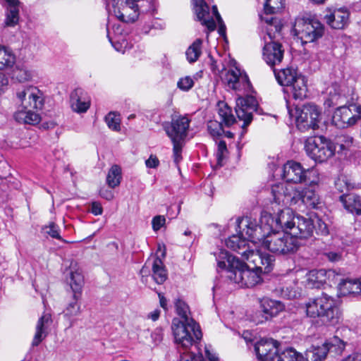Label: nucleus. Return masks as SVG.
<instances>
[{"label": "nucleus", "mask_w": 361, "mask_h": 361, "mask_svg": "<svg viewBox=\"0 0 361 361\" xmlns=\"http://www.w3.org/2000/svg\"><path fill=\"white\" fill-rule=\"evenodd\" d=\"M273 212L274 216L269 212L263 211L259 225L251 217L245 216L241 221V224L247 227L246 233L254 238V240H259L266 235L279 229H282L283 232L290 233L297 217L294 212L289 207H284L276 208Z\"/></svg>", "instance_id": "obj_1"}, {"label": "nucleus", "mask_w": 361, "mask_h": 361, "mask_svg": "<svg viewBox=\"0 0 361 361\" xmlns=\"http://www.w3.org/2000/svg\"><path fill=\"white\" fill-rule=\"evenodd\" d=\"M16 96L17 109L14 119L19 123L38 124L41 116L37 111L44 106L43 92L35 86L28 85L18 90Z\"/></svg>", "instance_id": "obj_2"}, {"label": "nucleus", "mask_w": 361, "mask_h": 361, "mask_svg": "<svg viewBox=\"0 0 361 361\" xmlns=\"http://www.w3.org/2000/svg\"><path fill=\"white\" fill-rule=\"evenodd\" d=\"M218 259L219 269H226V277L239 285L240 287L252 288L261 281V274L254 269V266L241 262L238 257L230 255L227 251H221Z\"/></svg>", "instance_id": "obj_3"}, {"label": "nucleus", "mask_w": 361, "mask_h": 361, "mask_svg": "<svg viewBox=\"0 0 361 361\" xmlns=\"http://www.w3.org/2000/svg\"><path fill=\"white\" fill-rule=\"evenodd\" d=\"M307 316L319 318L325 324L334 325L338 323L340 312L335 300L326 293L310 299L305 304Z\"/></svg>", "instance_id": "obj_4"}, {"label": "nucleus", "mask_w": 361, "mask_h": 361, "mask_svg": "<svg viewBox=\"0 0 361 361\" xmlns=\"http://www.w3.org/2000/svg\"><path fill=\"white\" fill-rule=\"evenodd\" d=\"M264 248L276 255H288L295 252L299 248L298 240L291 233L273 231L262 239Z\"/></svg>", "instance_id": "obj_5"}, {"label": "nucleus", "mask_w": 361, "mask_h": 361, "mask_svg": "<svg viewBox=\"0 0 361 361\" xmlns=\"http://www.w3.org/2000/svg\"><path fill=\"white\" fill-rule=\"evenodd\" d=\"M286 106L290 116L295 117L296 126L300 131L319 128L321 111L315 104L307 103L301 107L296 106L295 109H292L287 101Z\"/></svg>", "instance_id": "obj_6"}, {"label": "nucleus", "mask_w": 361, "mask_h": 361, "mask_svg": "<svg viewBox=\"0 0 361 361\" xmlns=\"http://www.w3.org/2000/svg\"><path fill=\"white\" fill-rule=\"evenodd\" d=\"M305 149L311 159L316 162L322 163L334 155L336 147L324 136H314L305 140Z\"/></svg>", "instance_id": "obj_7"}, {"label": "nucleus", "mask_w": 361, "mask_h": 361, "mask_svg": "<svg viewBox=\"0 0 361 361\" xmlns=\"http://www.w3.org/2000/svg\"><path fill=\"white\" fill-rule=\"evenodd\" d=\"M282 177L286 182L295 184L310 180V184L315 185L319 181L317 170H306L300 163L295 161H288L283 165Z\"/></svg>", "instance_id": "obj_8"}, {"label": "nucleus", "mask_w": 361, "mask_h": 361, "mask_svg": "<svg viewBox=\"0 0 361 361\" xmlns=\"http://www.w3.org/2000/svg\"><path fill=\"white\" fill-rule=\"evenodd\" d=\"M293 31L302 44L314 42L324 35V27L317 20L297 18Z\"/></svg>", "instance_id": "obj_9"}, {"label": "nucleus", "mask_w": 361, "mask_h": 361, "mask_svg": "<svg viewBox=\"0 0 361 361\" xmlns=\"http://www.w3.org/2000/svg\"><path fill=\"white\" fill-rule=\"evenodd\" d=\"M245 217L241 219H238L237 221L239 231V234L233 235L229 237L226 241V245L227 247L235 251L238 254H240L243 260L247 259L248 255H250V252H252V249H250L249 244L247 243V240L252 242L253 244H259L261 243L262 240H254V238L250 237L248 234L246 233L247 231V227L243 226L241 224V221Z\"/></svg>", "instance_id": "obj_10"}, {"label": "nucleus", "mask_w": 361, "mask_h": 361, "mask_svg": "<svg viewBox=\"0 0 361 361\" xmlns=\"http://www.w3.org/2000/svg\"><path fill=\"white\" fill-rule=\"evenodd\" d=\"M361 118V106L356 104L338 107L332 116V123L339 128L355 124Z\"/></svg>", "instance_id": "obj_11"}, {"label": "nucleus", "mask_w": 361, "mask_h": 361, "mask_svg": "<svg viewBox=\"0 0 361 361\" xmlns=\"http://www.w3.org/2000/svg\"><path fill=\"white\" fill-rule=\"evenodd\" d=\"M171 328L178 349L182 348L185 351H188L196 341H199L195 336L193 328L186 322H180V321L174 319Z\"/></svg>", "instance_id": "obj_12"}, {"label": "nucleus", "mask_w": 361, "mask_h": 361, "mask_svg": "<svg viewBox=\"0 0 361 361\" xmlns=\"http://www.w3.org/2000/svg\"><path fill=\"white\" fill-rule=\"evenodd\" d=\"M113 13L121 21L135 22L139 16V7L136 0H113Z\"/></svg>", "instance_id": "obj_13"}, {"label": "nucleus", "mask_w": 361, "mask_h": 361, "mask_svg": "<svg viewBox=\"0 0 361 361\" xmlns=\"http://www.w3.org/2000/svg\"><path fill=\"white\" fill-rule=\"evenodd\" d=\"M295 188L291 185L284 183H279L272 186L271 194L273 196V202L271 204L272 212H275V209L283 207L288 204L295 205L293 196Z\"/></svg>", "instance_id": "obj_14"}, {"label": "nucleus", "mask_w": 361, "mask_h": 361, "mask_svg": "<svg viewBox=\"0 0 361 361\" xmlns=\"http://www.w3.org/2000/svg\"><path fill=\"white\" fill-rule=\"evenodd\" d=\"M345 348V344L338 337H334L331 341H328L322 345H312L307 350V356L312 361H322L327 355V353L334 348L336 353H341Z\"/></svg>", "instance_id": "obj_15"}, {"label": "nucleus", "mask_w": 361, "mask_h": 361, "mask_svg": "<svg viewBox=\"0 0 361 361\" xmlns=\"http://www.w3.org/2000/svg\"><path fill=\"white\" fill-rule=\"evenodd\" d=\"M223 80L229 88L235 91L248 92L250 89V82L247 75L237 67L228 69L224 75Z\"/></svg>", "instance_id": "obj_16"}, {"label": "nucleus", "mask_w": 361, "mask_h": 361, "mask_svg": "<svg viewBox=\"0 0 361 361\" xmlns=\"http://www.w3.org/2000/svg\"><path fill=\"white\" fill-rule=\"evenodd\" d=\"M190 122L188 118L179 116L173 118L171 123H165L164 129L171 140L183 141L187 136Z\"/></svg>", "instance_id": "obj_17"}, {"label": "nucleus", "mask_w": 361, "mask_h": 361, "mask_svg": "<svg viewBox=\"0 0 361 361\" xmlns=\"http://www.w3.org/2000/svg\"><path fill=\"white\" fill-rule=\"evenodd\" d=\"M257 101L254 97H238L236 100L235 113L240 121H244L243 126L249 125L252 120V113L257 109Z\"/></svg>", "instance_id": "obj_18"}, {"label": "nucleus", "mask_w": 361, "mask_h": 361, "mask_svg": "<svg viewBox=\"0 0 361 361\" xmlns=\"http://www.w3.org/2000/svg\"><path fill=\"white\" fill-rule=\"evenodd\" d=\"M245 260L252 264L254 269L261 274H268L273 269L274 257L268 253H262L258 250H252Z\"/></svg>", "instance_id": "obj_19"}, {"label": "nucleus", "mask_w": 361, "mask_h": 361, "mask_svg": "<svg viewBox=\"0 0 361 361\" xmlns=\"http://www.w3.org/2000/svg\"><path fill=\"white\" fill-rule=\"evenodd\" d=\"M294 224L290 233L298 240L312 237L316 229L314 219L310 217L297 215Z\"/></svg>", "instance_id": "obj_20"}, {"label": "nucleus", "mask_w": 361, "mask_h": 361, "mask_svg": "<svg viewBox=\"0 0 361 361\" xmlns=\"http://www.w3.org/2000/svg\"><path fill=\"white\" fill-rule=\"evenodd\" d=\"M293 201L295 204H302L307 208H317L321 204L319 195L310 188H295Z\"/></svg>", "instance_id": "obj_21"}, {"label": "nucleus", "mask_w": 361, "mask_h": 361, "mask_svg": "<svg viewBox=\"0 0 361 361\" xmlns=\"http://www.w3.org/2000/svg\"><path fill=\"white\" fill-rule=\"evenodd\" d=\"M277 341L269 339H261L255 345V351L261 361H272L278 355Z\"/></svg>", "instance_id": "obj_22"}, {"label": "nucleus", "mask_w": 361, "mask_h": 361, "mask_svg": "<svg viewBox=\"0 0 361 361\" xmlns=\"http://www.w3.org/2000/svg\"><path fill=\"white\" fill-rule=\"evenodd\" d=\"M350 13L345 8H327L324 19L334 29H343L348 23Z\"/></svg>", "instance_id": "obj_23"}, {"label": "nucleus", "mask_w": 361, "mask_h": 361, "mask_svg": "<svg viewBox=\"0 0 361 361\" xmlns=\"http://www.w3.org/2000/svg\"><path fill=\"white\" fill-rule=\"evenodd\" d=\"M337 277L333 270L314 269L310 271L306 275V284L311 288H319L322 286L327 281H331Z\"/></svg>", "instance_id": "obj_24"}, {"label": "nucleus", "mask_w": 361, "mask_h": 361, "mask_svg": "<svg viewBox=\"0 0 361 361\" xmlns=\"http://www.w3.org/2000/svg\"><path fill=\"white\" fill-rule=\"evenodd\" d=\"M193 10L199 21L211 32L216 29V23L210 16L209 8L204 0H192Z\"/></svg>", "instance_id": "obj_25"}, {"label": "nucleus", "mask_w": 361, "mask_h": 361, "mask_svg": "<svg viewBox=\"0 0 361 361\" xmlns=\"http://www.w3.org/2000/svg\"><path fill=\"white\" fill-rule=\"evenodd\" d=\"M283 54L284 49L282 45L276 42L267 43L263 49V59L271 67H274L282 61Z\"/></svg>", "instance_id": "obj_26"}, {"label": "nucleus", "mask_w": 361, "mask_h": 361, "mask_svg": "<svg viewBox=\"0 0 361 361\" xmlns=\"http://www.w3.org/2000/svg\"><path fill=\"white\" fill-rule=\"evenodd\" d=\"M70 103L74 111L84 113L90 108V98L82 89L77 88L71 93Z\"/></svg>", "instance_id": "obj_27"}, {"label": "nucleus", "mask_w": 361, "mask_h": 361, "mask_svg": "<svg viewBox=\"0 0 361 361\" xmlns=\"http://www.w3.org/2000/svg\"><path fill=\"white\" fill-rule=\"evenodd\" d=\"M175 307L176 313L183 319L180 322H186L190 326L193 328L195 331V336L197 339H200L202 336V334L200 325L189 317L190 310L188 305L181 299H177L175 302Z\"/></svg>", "instance_id": "obj_28"}, {"label": "nucleus", "mask_w": 361, "mask_h": 361, "mask_svg": "<svg viewBox=\"0 0 361 361\" xmlns=\"http://www.w3.org/2000/svg\"><path fill=\"white\" fill-rule=\"evenodd\" d=\"M261 308L264 315L262 318L255 319L257 324L262 323L264 321L278 315L284 310V305L278 300L264 298L261 302Z\"/></svg>", "instance_id": "obj_29"}, {"label": "nucleus", "mask_w": 361, "mask_h": 361, "mask_svg": "<svg viewBox=\"0 0 361 361\" xmlns=\"http://www.w3.org/2000/svg\"><path fill=\"white\" fill-rule=\"evenodd\" d=\"M52 323L49 313H44L37 321L35 334L32 342V346H37L48 335V329Z\"/></svg>", "instance_id": "obj_30"}, {"label": "nucleus", "mask_w": 361, "mask_h": 361, "mask_svg": "<svg viewBox=\"0 0 361 361\" xmlns=\"http://www.w3.org/2000/svg\"><path fill=\"white\" fill-rule=\"evenodd\" d=\"M284 92L295 100L301 101L306 98L307 93V80L304 75L299 76L295 82L284 89Z\"/></svg>", "instance_id": "obj_31"}, {"label": "nucleus", "mask_w": 361, "mask_h": 361, "mask_svg": "<svg viewBox=\"0 0 361 361\" xmlns=\"http://www.w3.org/2000/svg\"><path fill=\"white\" fill-rule=\"evenodd\" d=\"M274 72L277 82L286 88L295 82L299 76L302 75L298 72L297 68L293 67H287L279 71L274 69Z\"/></svg>", "instance_id": "obj_32"}, {"label": "nucleus", "mask_w": 361, "mask_h": 361, "mask_svg": "<svg viewBox=\"0 0 361 361\" xmlns=\"http://www.w3.org/2000/svg\"><path fill=\"white\" fill-rule=\"evenodd\" d=\"M6 6L5 23L10 27H14L19 21V0H5Z\"/></svg>", "instance_id": "obj_33"}, {"label": "nucleus", "mask_w": 361, "mask_h": 361, "mask_svg": "<svg viewBox=\"0 0 361 361\" xmlns=\"http://www.w3.org/2000/svg\"><path fill=\"white\" fill-rule=\"evenodd\" d=\"M16 63V56L9 47L0 44V71L13 68Z\"/></svg>", "instance_id": "obj_34"}, {"label": "nucleus", "mask_w": 361, "mask_h": 361, "mask_svg": "<svg viewBox=\"0 0 361 361\" xmlns=\"http://www.w3.org/2000/svg\"><path fill=\"white\" fill-rule=\"evenodd\" d=\"M70 275V285L74 293V298L77 300L82 291L84 284V278L82 274V271L79 269L71 270Z\"/></svg>", "instance_id": "obj_35"}, {"label": "nucleus", "mask_w": 361, "mask_h": 361, "mask_svg": "<svg viewBox=\"0 0 361 361\" xmlns=\"http://www.w3.org/2000/svg\"><path fill=\"white\" fill-rule=\"evenodd\" d=\"M12 77L20 82H25L33 79L35 71L25 65H17L13 69Z\"/></svg>", "instance_id": "obj_36"}, {"label": "nucleus", "mask_w": 361, "mask_h": 361, "mask_svg": "<svg viewBox=\"0 0 361 361\" xmlns=\"http://www.w3.org/2000/svg\"><path fill=\"white\" fill-rule=\"evenodd\" d=\"M217 109L218 114L226 126L229 127L235 123V118L232 114V110L226 102H219Z\"/></svg>", "instance_id": "obj_37"}, {"label": "nucleus", "mask_w": 361, "mask_h": 361, "mask_svg": "<svg viewBox=\"0 0 361 361\" xmlns=\"http://www.w3.org/2000/svg\"><path fill=\"white\" fill-rule=\"evenodd\" d=\"M152 277L158 284H162L167 279V272L163 262L159 257L155 258L152 264Z\"/></svg>", "instance_id": "obj_38"}, {"label": "nucleus", "mask_w": 361, "mask_h": 361, "mask_svg": "<svg viewBox=\"0 0 361 361\" xmlns=\"http://www.w3.org/2000/svg\"><path fill=\"white\" fill-rule=\"evenodd\" d=\"M297 279L295 278L290 277L285 281V285L281 288V293L282 297L287 299L295 298L298 295L299 292L296 287Z\"/></svg>", "instance_id": "obj_39"}, {"label": "nucleus", "mask_w": 361, "mask_h": 361, "mask_svg": "<svg viewBox=\"0 0 361 361\" xmlns=\"http://www.w3.org/2000/svg\"><path fill=\"white\" fill-rule=\"evenodd\" d=\"M345 208L353 214H361V198L355 195H348L343 197Z\"/></svg>", "instance_id": "obj_40"}, {"label": "nucleus", "mask_w": 361, "mask_h": 361, "mask_svg": "<svg viewBox=\"0 0 361 361\" xmlns=\"http://www.w3.org/2000/svg\"><path fill=\"white\" fill-rule=\"evenodd\" d=\"M202 40L197 39L187 49L185 55L189 63H192L198 60L202 54Z\"/></svg>", "instance_id": "obj_41"}, {"label": "nucleus", "mask_w": 361, "mask_h": 361, "mask_svg": "<svg viewBox=\"0 0 361 361\" xmlns=\"http://www.w3.org/2000/svg\"><path fill=\"white\" fill-rule=\"evenodd\" d=\"M122 178L121 169L119 166L113 165L106 176V183L111 188H114L120 185Z\"/></svg>", "instance_id": "obj_42"}, {"label": "nucleus", "mask_w": 361, "mask_h": 361, "mask_svg": "<svg viewBox=\"0 0 361 361\" xmlns=\"http://www.w3.org/2000/svg\"><path fill=\"white\" fill-rule=\"evenodd\" d=\"M277 361H304V357L293 348H288L278 353Z\"/></svg>", "instance_id": "obj_43"}, {"label": "nucleus", "mask_w": 361, "mask_h": 361, "mask_svg": "<svg viewBox=\"0 0 361 361\" xmlns=\"http://www.w3.org/2000/svg\"><path fill=\"white\" fill-rule=\"evenodd\" d=\"M180 353V361H204L202 355H195L192 353L185 351ZM208 361H219V357L214 354L212 353L209 350L205 351Z\"/></svg>", "instance_id": "obj_44"}, {"label": "nucleus", "mask_w": 361, "mask_h": 361, "mask_svg": "<svg viewBox=\"0 0 361 361\" xmlns=\"http://www.w3.org/2000/svg\"><path fill=\"white\" fill-rule=\"evenodd\" d=\"M339 288L343 294H359L358 281L343 280L338 283Z\"/></svg>", "instance_id": "obj_45"}, {"label": "nucleus", "mask_w": 361, "mask_h": 361, "mask_svg": "<svg viewBox=\"0 0 361 361\" xmlns=\"http://www.w3.org/2000/svg\"><path fill=\"white\" fill-rule=\"evenodd\" d=\"M207 131L213 139L221 137L224 133L222 123L216 120L209 121L207 123Z\"/></svg>", "instance_id": "obj_46"}, {"label": "nucleus", "mask_w": 361, "mask_h": 361, "mask_svg": "<svg viewBox=\"0 0 361 361\" xmlns=\"http://www.w3.org/2000/svg\"><path fill=\"white\" fill-rule=\"evenodd\" d=\"M283 8V0H265L264 9L267 14L278 13Z\"/></svg>", "instance_id": "obj_47"}, {"label": "nucleus", "mask_w": 361, "mask_h": 361, "mask_svg": "<svg viewBox=\"0 0 361 361\" xmlns=\"http://www.w3.org/2000/svg\"><path fill=\"white\" fill-rule=\"evenodd\" d=\"M105 121L108 127L114 131H119L121 129L120 115L115 112H110L105 117Z\"/></svg>", "instance_id": "obj_48"}, {"label": "nucleus", "mask_w": 361, "mask_h": 361, "mask_svg": "<svg viewBox=\"0 0 361 361\" xmlns=\"http://www.w3.org/2000/svg\"><path fill=\"white\" fill-rule=\"evenodd\" d=\"M353 143V138L348 135H338L335 137L334 146L338 145L341 150L348 149Z\"/></svg>", "instance_id": "obj_49"}, {"label": "nucleus", "mask_w": 361, "mask_h": 361, "mask_svg": "<svg viewBox=\"0 0 361 361\" xmlns=\"http://www.w3.org/2000/svg\"><path fill=\"white\" fill-rule=\"evenodd\" d=\"M80 297V295L79 296ZM80 298L77 300L73 297V302H70L66 310L65 315L68 317H75L81 313L80 304L78 302Z\"/></svg>", "instance_id": "obj_50"}, {"label": "nucleus", "mask_w": 361, "mask_h": 361, "mask_svg": "<svg viewBox=\"0 0 361 361\" xmlns=\"http://www.w3.org/2000/svg\"><path fill=\"white\" fill-rule=\"evenodd\" d=\"M334 92L331 90L329 91V97L326 100V104L329 106H334L342 102L343 97L337 91V87H333Z\"/></svg>", "instance_id": "obj_51"}, {"label": "nucleus", "mask_w": 361, "mask_h": 361, "mask_svg": "<svg viewBox=\"0 0 361 361\" xmlns=\"http://www.w3.org/2000/svg\"><path fill=\"white\" fill-rule=\"evenodd\" d=\"M44 230L51 238L61 240V241L65 242V240L62 239L60 235L59 227L54 223H51L49 226H45L44 228Z\"/></svg>", "instance_id": "obj_52"}, {"label": "nucleus", "mask_w": 361, "mask_h": 361, "mask_svg": "<svg viewBox=\"0 0 361 361\" xmlns=\"http://www.w3.org/2000/svg\"><path fill=\"white\" fill-rule=\"evenodd\" d=\"M228 149L226 142L223 140L219 141L217 145V151L216 154L217 163L219 164H221V162L226 157Z\"/></svg>", "instance_id": "obj_53"}, {"label": "nucleus", "mask_w": 361, "mask_h": 361, "mask_svg": "<svg viewBox=\"0 0 361 361\" xmlns=\"http://www.w3.org/2000/svg\"><path fill=\"white\" fill-rule=\"evenodd\" d=\"M177 85L181 90L188 91L193 87L194 81L191 77L185 76L178 80Z\"/></svg>", "instance_id": "obj_54"}, {"label": "nucleus", "mask_w": 361, "mask_h": 361, "mask_svg": "<svg viewBox=\"0 0 361 361\" xmlns=\"http://www.w3.org/2000/svg\"><path fill=\"white\" fill-rule=\"evenodd\" d=\"M173 142V157H174V161L176 163H178L179 161L181 159V142L182 140H171Z\"/></svg>", "instance_id": "obj_55"}, {"label": "nucleus", "mask_w": 361, "mask_h": 361, "mask_svg": "<svg viewBox=\"0 0 361 361\" xmlns=\"http://www.w3.org/2000/svg\"><path fill=\"white\" fill-rule=\"evenodd\" d=\"M314 219L316 226V229L314 231H316L317 233L327 235L329 233L327 225L322 219L317 217Z\"/></svg>", "instance_id": "obj_56"}, {"label": "nucleus", "mask_w": 361, "mask_h": 361, "mask_svg": "<svg viewBox=\"0 0 361 361\" xmlns=\"http://www.w3.org/2000/svg\"><path fill=\"white\" fill-rule=\"evenodd\" d=\"M166 219L163 216H156L152 219V224L153 230L159 231L165 224Z\"/></svg>", "instance_id": "obj_57"}, {"label": "nucleus", "mask_w": 361, "mask_h": 361, "mask_svg": "<svg viewBox=\"0 0 361 361\" xmlns=\"http://www.w3.org/2000/svg\"><path fill=\"white\" fill-rule=\"evenodd\" d=\"M163 329L161 327L156 328L151 334L153 343L155 345L160 343L163 339Z\"/></svg>", "instance_id": "obj_58"}, {"label": "nucleus", "mask_w": 361, "mask_h": 361, "mask_svg": "<svg viewBox=\"0 0 361 361\" xmlns=\"http://www.w3.org/2000/svg\"><path fill=\"white\" fill-rule=\"evenodd\" d=\"M8 85V78L3 73H0V95L5 92Z\"/></svg>", "instance_id": "obj_59"}, {"label": "nucleus", "mask_w": 361, "mask_h": 361, "mask_svg": "<svg viewBox=\"0 0 361 361\" xmlns=\"http://www.w3.org/2000/svg\"><path fill=\"white\" fill-rule=\"evenodd\" d=\"M90 212L95 216L101 215L103 212L102 204L98 202H93L91 204Z\"/></svg>", "instance_id": "obj_60"}, {"label": "nucleus", "mask_w": 361, "mask_h": 361, "mask_svg": "<svg viewBox=\"0 0 361 361\" xmlns=\"http://www.w3.org/2000/svg\"><path fill=\"white\" fill-rule=\"evenodd\" d=\"M159 161L156 156L151 155L148 159L146 160L145 164L147 167L155 169L159 166Z\"/></svg>", "instance_id": "obj_61"}, {"label": "nucleus", "mask_w": 361, "mask_h": 361, "mask_svg": "<svg viewBox=\"0 0 361 361\" xmlns=\"http://www.w3.org/2000/svg\"><path fill=\"white\" fill-rule=\"evenodd\" d=\"M99 194H100L101 197H102L103 198H104L107 200H111L114 197V195H113L112 192L106 190H101L99 192Z\"/></svg>", "instance_id": "obj_62"}, {"label": "nucleus", "mask_w": 361, "mask_h": 361, "mask_svg": "<svg viewBox=\"0 0 361 361\" xmlns=\"http://www.w3.org/2000/svg\"><path fill=\"white\" fill-rule=\"evenodd\" d=\"M161 311L158 309L154 310V311L151 312L148 315L147 317L152 321L155 322L157 321L160 316Z\"/></svg>", "instance_id": "obj_63"}, {"label": "nucleus", "mask_w": 361, "mask_h": 361, "mask_svg": "<svg viewBox=\"0 0 361 361\" xmlns=\"http://www.w3.org/2000/svg\"><path fill=\"white\" fill-rule=\"evenodd\" d=\"M341 361H361V356L357 353H353Z\"/></svg>", "instance_id": "obj_64"}]
</instances>
